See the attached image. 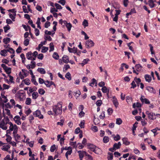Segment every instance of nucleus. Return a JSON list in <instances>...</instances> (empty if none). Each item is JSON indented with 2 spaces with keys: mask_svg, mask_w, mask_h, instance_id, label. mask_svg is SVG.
<instances>
[{
  "mask_svg": "<svg viewBox=\"0 0 160 160\" xmlns=\"http://www.w3.org/2000/svg\"><path fill=\"white\" fill-rule=\"evenodd\" d=\"M50 23L49 22H46L44 24V27L45 28H48L49 26H50Z\"/></svg>",
  "mask_w": 160,
  "mask_h": 160,
  "instance_id": "nucleus-60",
  "label": "nucleus"
},
{
  "mask_svg": "<svg viewBox=\"0 0 160 160\" xmlns=\"http://www.w3.org/2000/svg\"><path fill=\"white\" fill-rule=\"evenodd\" d=\"M134 80L136 82L137 86L139 87L141 81V79L140 78H137V77H135L134 78Z\"/></svg>",
  "mask_w": 160,
  "mask_h": 160,
  "instance_id": "nucleus-22",
  "label": "nucleus"
},
{
  "mask_svg": "<svg viewBox=\"0 0 160 160\" xmlns=\"http://www.w3.org/2000/svg\"><path fill=\"white\" fill-rule=\"evenodd\" d=\"M3 28L4 29V32L5 33H6L7 32V31L10 29V27L8 25H7L6 26H4L3 27Z\"/></svg>",
  "mask_w": 160,
  "mask_h": 160,
  "instance_id": "nucleus-41",
  "label": "nucleus"
},
{
  "mask_svg": "<svg viewBox=\"0 0 160 160\" xmlns=\"http://www.w3.org/2000/svg\"><path fill=\"white\" fill-rule=\"evenodd\" d=\"M33 115L35 117H38L39 118L43 119V115L41 114V112L39 110H37L35 112H33Z\"/></svg>",
  "mask_w": 160,
  "mask_h": 160,
  "instance_id": "nucleus-6",
  "label": "nucleus"
},
{
  "mask_svg": "<svg viewBox=\"0 0 160 160\" xmlns=\"http://www.w3.org/2000/svg\"><path fill=\"white\" fill-rule=\"evenodd\" d=\"M5 110L7 112V114L11 117H12V115L11 114L10 110L8 109H5Z\"/></svg>",
  "mask_w": 160,
  "mask_h": 160,
  "instance_id": "nucleus-57",
  "label": "nucleus"
},
{
  "mask_svg": "<svg viewBox=\"0 0 160 160\" xmlns=\"http://www.w3.org/2000/svg\"><path fill=\"white\" fill-rule=\"evenodd\" d=\"M135 68L136 70L137 71H139L141 70V66L139 64H137L135 65Z\"/></svg>",
  "mask_w": 160,
  "mask_h": 160,
  "instance_id": "nucleus-48",
  "label": "nucleus"
},
{
  "mask_svg": "<svg viewBox=\"0 0 160 160\" xmlns=\"http://www.w3.org/2000/svg\"><path fill=\"white\" fill-rule=\"evenodd\" d=\"M52 109L53 112H54V116L61 114L62 112V105L58 103L57 105L53 106Z\"/></svg>",
  "mask_w": 160,
  "mask_h": 160,
  "instance_id": "nucleus-1",
  "label": "nucleus"
},
{
  "mask_svg": "<svg viewBox=\"0 0 160 160\" xmlns=\"http://www.w3.org/2000/svg\"><path fill=\"white\" fill-rule=\"evenodd\" d=\"M25 46H28L29 44V40L28 39H25L23 42Z\"/></svg>",
  "mask_w": 160,
  "mask_h": 160,
  "instance_id": "nucleus-50",
  "label": "nucleus"
},
{
  "mask_svg": "<svg viewBox=\"0 0 160 160\" xmlns=\"http://www.w3.org/2000/svg\"><path fill=\"white\" fill-rule=\"evenodd\" d=\"M85 156L86 157L85 158L86 160H92L93 158L90 155L88 154L87 153V154Z\"/></svg>",
  "mask_w": 160,
  "mask_h": 160,
  "instance_id": "nucleus-31",
  "label": "nucleus"
},
{
  "mask_svg": "<svg viewBox=\"0 0 160 160\" xmlns=\"http://www.w3.org/2000/svg\"><path fill=\"white\" fill-rule=\"evenodd\" d=\"M9 124L10 125L9 129L11 131H12L15 129V126H17L16 124L13 125L12 122H9Z\"/></svg>",
  "mask_w": 160,
  "mask_h": 160,
  "instance_id": "nucleus-25",
  "label": "nucleus"
},
{
  "mask_svg": "<svg viewBox=\"0 0 160 160\" xmlns=\"http://www.w3.org/2000/svg\"><path fill=\"white\" fill-rule=\"evenodd\" d=\"M32 98L33 99H36L38 97V94L37 92H34L32 93Z\"/></svg>",
  "mask_w": 160,
  "mask_h": 160,
  "instance_id": "nucleus-27",
  "label": "nucleus"
},
{
  "mask_svg": "<svg viewBox=\"0 0 160 160\" xmlns=\"http://www.w3.org/2000/svg\"><path fill=\"white\" fill-rule=\"evenodd\" d=\"M87 146L88 148L90 149V150L93 151L96 154H98L99 153L98 151L100 150V149L97 147H96L95 146L92 144L88 143Z\"/></svg>",
  "mask_w": 160,
  "mask_h": 160,
  "instance_id": "nucleus-3",
  "label": "nucleus"
},
{
  "mask_svg": "<svg viewBox=\"0 0 160 160\" xmlns=\"http://www.w3.org/2000/svg\"><path fill=\"white\" fill-rule=\"evenodd\" d=\"M31 102V99L30 98H27L26 99L25 104L27 105H29Z\"/></svg>",
  "mask_w": 160,
  "mask_h": 160,
  "instance_id": "nucleus-37",
  "label": "nucleus"
},
{
  "mask_svg": "<svg viewBox=\"0 0 160 160\" xmlns=\"http://www.w3.org/2000/svg\"><path fill=\"white\" fill-rule=\"evenodd\" d=\"M121 145V143L120 142H119L118 143H115L113 145V147H114V148L116 150L117 149H119L120 148Z\"/></svg>",
  "mask_w": 160,
  "mask_h": 160,
  "instance_id": "nucleus-17",
  "label": "nucleus"
},
{
  "mask_svg": "<svg viewBox=\"0 0 160 160\" xmlns=\"http://www.w3.org/2000/svg\"><path fill=\"white\" fill-rule=\"evenodd\" d=\"M102 103V101L100 100H98L96 102V104L97 107H100Z\"/></svg>",
  "mask_w": 160,
  "mask_h": 160,
  "instance_id": "nucleus-47",
  "label": "nucleus"
},
{
  "mask_svg": "<svg viewBox=\"0 0 160 160\" xmlns=\"http://www.w3.org/2000/svg\"><path fill=\"white\" fill-rule=\"evenodd\" d=\"M22 72L24 73V75L25 76H27L28 75V72H27V70H26L25 69H22Z\"/></svg>",
  "mask_w": 160,
  "mask_h": 160,
  "instance_id": "nucleus-62",
  "label": "nucleus"
},
{
  "mask_svg": "<svg viewBox=\"0 0 160 160\" xmlns=\"http://www.w3.org/2000/svg\"><path fill=\"white\" fill-rule=\"evenodd\" d=\"M15 95L19 99L20 101H22L25 98V94L23 90L18 91Z\"/></svg>",
  "mask_w": 160,
  "mask_h": 160,
  "instance_id": "nucleus-2",
  "label": "nucleus"
},
{
  "mask_svg": "<svg viewBox=\"0 0 160 160\" xmlns=\"http://www.w3.org/2000/svg\"><path fill=\"white\" fill-rule=\"evenodd\" d=\"M54 46L52 42H51L50 44V50L49 52L53 51L54 50Z\"/></svg>",
  "mask_w": 160,
  "mask_h": 160,
  "instance_id": "nucleus-40",
  "label": "nucleus"
},
{
  "mask_svg": "<svg viewBox=\"0 0 160 160\" xmlns=\"http://www.w3.org/2000/svg\"><path fill=\"white\" fill-rule=\"evenodd\" d=\"M146 88L147 90L150 92L153 93H155V91L154 90L153 88L152 87L148 86L146 87Z\"/></svg>",
  "mask_w": 160,
  "mask_h": 160,
  "instance_id": "nucleus-19",
  "label": "nucleus"
},
{
  "mask_svg": "<svg viewBox=\"0 0 160 160\" xmlns=\"http://www.w3.org/2000/svg\"><path fill=\"white\" fill-rule=\"evenodd\" d=\"M37 71L41 74H45L46 73L45 70L42 68H38L37 69Z\"/></svg>",
  "mask_w": 160,
  "mask_h": 160,
  "instance_id": "nucleus-24",
  "label": "nucleus"
},
{
  "mask_svg": "<svg viewBox=\"0 0 160 160\" xmlns=\"http://www.w3.org/2000/svg\"><path fill=\"white\" fill-rule=\"evenodd\" d=\"M120 139V136L118 134H117L116 136L114 137V139L115 141H118Z\"/></svg>",
  "mask_w": 160,
  "mask_h": 160,
  "instance_id": "nucleus-52",
  "label": "nucleus"
},
{
  "mask_svg": "<svg viewBox=\"0 0 160 160\" xmlns=\"http://www.w3.org/2000/svg\"><path fill=\"white\" fill-rule=\"evenodd\" d=\"M1 67L3 68V69L7 74L9 75L11 72V68H8L7 67L5 64H2Z\"/></svg>",
  "mask_w": 160,
  "mask_h": 160,
  "instance_id": "nucleus-4",
  "label": "nucleus"
},
{
  "mask_svg": "<svg viewBox=\"0 0 160 160\" xmlns=\"http://www.w3.org/2000/svg\"><path fill=\"white\" fill-rule=\"evenodd\" d=\"M38 93L41 95H43L45 93V91L43 88H40L38 90Z\"/></svg>",
  "mask_w": 160,
  "mask_h": 160,
  "instance_id": "nucleus-43",
  "label": "nucleus"
},
{
  "mask_svg": "<svg viewBox=\"0 0 160 160\" xmlns=\"http://www.w3.org/2000/svg\"><path fill=\"white\" fill-rule=\"evenodd\" d=\"M107 112L108 114L111 115L112 113L113 110L112 108H109L108 109Z\"/></svg>",
  "mask_w": 160,
  "mask_h": 160,
  "instance_id": "nucleus-64",
  "label": "nucleus"
},
{
  "mask_svg": "<svg viewBox=\"0 0 160 160\" xmlns=\"http://www.w3.org/2000/svg\"><path fill=\"white\" fill-rule=\"evenodd\" d=\"M33 56L32 55V53L31 52H28L26 54V57L27 58L28 60H30L31 59L32 57Z\"/></svg>",
  "mask_w": 160,
  "mask_h": 160,
  "instance_id": "nucleus-20",
  "label": "nucleus"
},
{
  "mask_svg": "<svg viewBox=\"0 0 160 160\" xmlns=\"http://www.w3.org/2000/svg\"><path fill=\"white\" fill-rule=\"evenodd\" d=\"M94 42L92 40H88L86 41V47L87 48H90L94 46Z\"/></svg>",
  "mask_w": 160,
  "mask_h": 160,
  "instance_id": "nucleus-7",
  "label": "nucleus"
},
{
  "mask_svg": "<svg viewBox=\"0 0 160 160\" xmlns=\"http://www.w3.org/2000/svg\"><path fill=\"white\" fill-rule=\"evenodd\" d=\"M78 152L79 154L80 160H82L84 155L85 156L87 153L86 151L81 150L78 151Z\"/></svg>",
  "mask_w": 160,
  "mask_h": 160,
  "instance_id": "nucleus-8",
  "label": "nucleus"
},
{
  "mask_svg": "<svg viewBox=\"0 0 160 160\" xmlns=\"http://www.w3.org/2000/svg\"><path fill=\"white\" fill-rule=\"evenodd\" d=\"M63 61L66 63L69 62V58L66 55H64L62 58Z\"/></svg>",
  "mask_w": 160,
  "mask_h": 160,
  "instance_id": "nucleus-18",
  "label": "nucleus"
},
{
  "mask_svg": "<svg viewBox=\"0 0 160 160\" xmlns=\"http://www.w3.org/2000/svg\"><path fill=\"white\" fill-rule=\"evenodd\" d=\"M11 39L8 38H4L3 39V42L5 44H7L9 43Z\"/></svg>",
  "mask_w": 160,
  "mask_h": 160,
  "instance_id": "nucleus-29",
  "label": "nucleus"
},
{
  "mask_svg": "<svg viewBox=\"0 0 160 160\" xmlns=\"http://www.w3.org/2000/svg\"><path fill=\"white\" fill-rule=\"evenodd\" d=\"M65 77L67 78L69 80H71V77L70 73L69 72L67 73L65 75Z\"/></svg>",
  "mask_w": 160,
  "mask_h": 160,
  "instance_id": "nucleus-38",
  "label": "nucleus"
},
{
  "mask_svg": "<svg viewBox=\"0 0 160 160\" xmlns=\"http://www.w3.org/2000/svg\"><path fill=\"white\" fill-rule=\"evenodd\" d=\"M48 47L43 46L42 47L41 52L42 53H45L48 51Z\"/></svg>",
  "mask_w": 160,
  "mask_h": 160,
  "instance_id": "nucleus-39",
  "label": "nucleus"
},
{
  "mask_svg": "<svg viewBox=\"0 0 160 160\" xmlns=\"http://www.w3.org/2000/svg\"><path fill=\"white\" fill-rule=\"evenodd\" d=\"M1 55L3 56H7V51H6V49H4L1 51L0 52Z\"/></svg>",
  "mask_w": 160,
  "mask_h": 160,
  "instance_id": "nucleus-35",
  "label": "nucleus"
},
{
  "mask_svg": "<svg viewBox=\"0 0 160 160\" xmlns=\"http://www.w3.org/2000/svg\"><path fill=\"white\" fill-rule=\"evenodd\" d=\"M31 63L32 64L31 65V68L32 69L36 67V62L35 61H32L31 62Z\"/></svg>",
  "mask_w": 160,
  "mask_h": 160,
  "instance_id": "nucleus-55",
  "label": "nucleus"
},
{
  "mask_svg": "<svg viewBox=\"0 0 160 160\" xmlns=\"http://www.w3.org/2000/svg\"><path fill=\"white\" fill-rule=\"evenodd\" d=\"M82 25L85 27H87L88 26V22L86 20H84L82 22Z\"/></svg>",
  "mask_w": 160,
  "mask_h": 160,
  "instance_id": "nucleus-51",
  "label": "nucleus"
},
{
  "mask_svg": "<svg viewBox=\"0 0 160 160\" xmlns=\"http://www.w3.org/2000/svg\"><path fill=\"white\" fill-rule=\"evenodd\" d=\"M109 138L106 136H104L103 139V141L104 143H107L109 142Z\"/></svg>",
  "mask_w": 160,
  "mask_h": 160,
  "instance_id": "nucleus-33",
  "label": "nucleus"
},
{
  "mask_svg": "<svg viewBox=\"0 0 160 160\" xmlns=\"http://www.w3.org/2000/svg\"><path fill=\"white\" fill-rule=\"evenodd\" d=\"M53 58L56 60H58L59 58V56L56 52H54L52 55Z\"/></svg>",
  "mask_w": 160,
  "mask_h": 160,
  "instance_id": "nucleus-30",
  "label": "nucleus"
},
{
  "mask_svg": "<svg viewBox=\"0 0 160 160\" xmlns=\"http://www.w3.org/2000/svg\"><path fill=\"white\" fill-rule=\"evenodd\" d=\"M63 23L65 25L68 31L70 32L72 27V24L70 22L68 23L66 21H64Z\"/></svg>",
  "mask_w": 160,
  "mask_h": 160,
  "instance_id": "nucleus-10",
  "label": "nucleus"
},
{
  "mask_svg": "<svg viewBox=\"0 0 160 160\" xmlns=\"http://www.w3.org/2000/svg\"><path fill=\"white\" fill-rule=\"evenodd\" d=\"M13 119L15 123L18 125H20L21 124V122L20 121L21 118L20 116H16L14 117Z\"/></svg>",
  "mask_w": 160,
  "mask_h": 160,
  "instance_id": "nucleus-9",
  "label": "nucleus"
},
{
  "mask_svg": "<svg viewBox=\"0 0 160 160\" xmlns=\"http://www.w3.org/2000/svg\"><path fill=\"white\" fill-rule=\"evenodd\" d=\"M27 123L25 122H23L22 125V130H25L26 129V125Z\"/></svg>",
  "mask_w": 160,
  "mask_h": 160,
  "instance_id": "nucleus-49",
  "label": "nucleus"
},
{
  "mask_svg": "<svg viewBox=\"0 0 160 160\" xmlns=\"http://www.w3.org/2000/svg\"><path fill=\"white\" fill-rule=\"evenodd\" d=\"M135 81L133 80L132 81L131 83V84L132 86L131 87V88H134L137 86V85L135 83Z\"/></svg>",
  "mask_w": 160,
  "mask_h": 160,
  "instance_id": "nucleus-46",
  "label": "nucleus"
},
{
  "mask_svg": "<svg viewBox=\"0 0 160 160\" xmlns=\"http://www.w3.org/2000/svg\"><path fill=\"white\" fill-rule=\"evenodd\" d=\"M3 88L2 89V90L8 89L10 87V86L6 84H3Z\"/></svg>",
  "mask_w": 160,
  "mask_h": 160,
  "instance_id": "nucleus-56",
  "label": "nucleus"
},
{
  "mask_svg": "<svg viewBox=\"0 0 160 160\" xmlns=\"http://www.w3.org/2000/svg\"><path fill=\"white\" fill-rule=\"evenodd\" d=\"M15 129L13 130V132L12 133L14 137V138L16 137V134H17V133L18 132V128L17 126H15Z\"/></svg>",
  "mask_w": 160,
  "mask_h": 160,
  "instance_id": "nucleus-28",
  "label": "nucleus"
},
{
  "mask_svg": "<svg viewBox=\"0 0 160 160\" xmlns=\"http://www.w3.org/2000/svg\"><path fill=\"white\" fill-rule=\"evenodd\" d=\"M144 96H142L140 98V100L142 103L147 104H150V102L148 99L146 98H144Z\"/></svg>",
  "mask_w": 160,
  "mask_h": 160,
  "instance_id": "nucleus-11",
  "label": "nucleus"
},
{
  "mask_svg": "<svg viewBox=\"0 0 160 160\" xmlns=\"http://www.w3.org/2000/svg\"><path fill=\"white\" fill-rule=\"evenodd\" d=\"M108 160H112L113 159V154L110 152L108 153Z\"/></svg>",
  "mask_w": 160,
  "mask_h": 160,
  "instance_id": "nucleus-34",
  "label": "nucleus"
},
{
  "mask_svg": "<svg viewBox=\"0 0 160 160\" xmlns=\"http://www.w3.org/2000/svg\"><path fill=\"white\" fill-rule=\"evenodd\" d=\"M56 149V145L55 144L51 146L50 149V151L52 152H53Z\"/></svg>",
  "mask_w": 160,
  "mask_h": 160,
  "instance_id": "nucleus-53",
  "label": "nucleus"
},
{
  "mask_svg": "<svg viewBox=\"0 0 160 160\" xmlns=\"http://www.w3.org/2000/svg\"><path fill=\"white\" fill-rule=\"evenodd\" d=\"M34 118L33 116L32 115H30L29 117V119L30 122L31 123H32V121L34 119Z\"/></svg>",
  "mask_w": 160,
  "mask_h": 160,
  "instance_id": "nucleus-59",
  "label": "nucleus"
},
{
  "mask_svg": "<svg viewBox=\"0 0 160 160\" xmlns=\"http://www.w3.org/2000/svg\"><path fill=\"white\" fill-rule=\"evenodd\" d=\"M112 101L115 107L117 108L119 105V103L117 99L115 96H114L113 97Z\"/></svg>",
  "mask_w": 160,
  "mask_h": 160,
  "instance_id": "nucleus-13",
  "label": "nucleus"
},
{
  "mask_svg": "<svg viewBox=\"0 0 160 160\" xmlns=\"http://www.w3.org/2000/svg\"><path fill=\"white\" fill-rule=\"evenodd\" d=\"M146 114L148 116V118L151 120H154L156 119V118L154 117L155 116V114L153 113L152 112H150L148 111H147L146 112Z\"/></svg>",
  "mask_w": 160,
  "mask_h": 160,
  "instance_id": "nucleus-5",
  "label": "nucleus"
},
{
  "mask_svg": "<svg viewBox=\"0 0 160 160\" xmlns=\"http://www.w3.org/2000/svg\"><path fill=\"white\" fill-rule=\"evenodd\" d=\"M31 81L35 85H38V83L36 81L35 77H32Z\"/></svg>",
  "mask_w": 160,
  "mask_h": 160,
  "instance_id": "nucleus-44",
  "label": "nucleus"
},
{
  "mask_svg": "<svg viewBox=\"0 0 160 160\" xmlns=\"http://www.w3.org/2000/svg\"><path fill=\"white\" fill-rule=\"evenodd\" d=\"M101 90L102 92L105 93H107V96L108 98H109V89L108 88L107 89V87L105 86L103 87L101 89Z\"/></svg>",
  "mask_w": 160,
  "mask_h": 160,
  "instance_id": "nucleus-12",
  "label": "nucleus"
},
{
  "mask_svg": "<svg viewBox=\"0 0 160 160\" xmlns=\"http://www.w3.org/2000/svg\"><path fill=\"white\" fill-rule=\"evenodd\" d=\"M32 112V111L30 108H29L28 110L26 111L25 113L27 115V116H28L29 114L31 113Z\"/></svg>",
  "mask_w": 160,
  "mask_h": 160,
  "instance_id": "nucleus-63",
  "label": "nucleus"
},
{
  "mask_svg": "<svg viewBox=\"0 0 160 160\" xmlns=\"http://www.w3.org/2000/svg\"><path fill=\"white\" fill-rule=\"evenodd\" d=\"M10 148V145H7L3 146L2 150L4 151H8V149Z\"/></svg>",
  "mask_w": 160,
  "mask_h": 160,
  "instance_id": "nucleus-21",
  "label": "nucleus"
},
{
  "mask_svg": "<svg viewBox=\"0 0 160 160\" xmlns=\"http://www.w3.org/2000/svg\"><path fill=\"white\" fill-rule=\"evenodd\" d=\"M20 57L22 58V62L24 63V60L25 59V57L23 53H22L20 55Z\"/></svg>",
  "mask_w": 160,
  "mask_h": 160,
  "instance_id": "nucleus-58",
  "label": "nucleus"
},
{
  "mask_svg": "<svg viewBox=\"0 0 160 160\" xmlns=\"http://www.w3.org/2000/svg\"><path fill=\"white\" fill-rule=\"evenodd\" d=\"M141 106V104L139 102H137L136 104L134 103L133 104L132 107L133 108H140Z\"/></svg>",
  "mask_w": 160,
  "mask_h": 160,
  "instance_id": "nucleus-26",
  "label": "nucleus"
},
{
  "mask_svg": "<svg viewBox=\"0 0 160 160\" xmlns=\"http://www.w3.org/2000/svg\"><path fill=\"white\" fill-rule=\"evenodd\" d=\"M23 81H24L25 83L27 85H28L30 84V81L28 78H26Z\"/></svg>",
  "mask_w": 160,
  "mask_h": 160,
  "instance_id": "nucleus-42",
  "label": "nucleus"
},
{
  "mask_svg": "<svg viewBox=\"0 0 160 160\" xmlns=\"http://www.w3.org/2000/svg\"><path fill=\"white\" fill-rule=\"evenodd\" d=\"M144 78L146 81L148 82H150L152 80V77L149 75L146 74L144 76Z\"/></svg>",
  "mask_w": 160,
  "mask_h": 160,
  "instance_id": "nucleus-14",
  "label": "nucleus"
},
{
  "mask_svg": "<svg viewBox=\"0 0 160 160\" xmlns=\"http://www.w3.org/2000/svg\"><path fill=\"white\" fill-rule=\"evenodd\" d=\"M149 5L150 7L152 8L155 6V4L154 3L153 0H148Z\"/></svg>",
  "mask_w": 160,
  "mask_h": 160,
  "instance_id": "nucleus-23",
  "label": "nucleus"
},
{
  "mask_svg": "<svg viewBox=\"0 0 160 160\" xmlns=\"http://www.w3.org/2000/svg\"><path fill=\"white\" fill-rule=\"evenodd\" d=\"M6 136L7 137V138L6 139V140L8 142H9V143L11 142V141L12 139V137L9 135L6 134Z\"/></svg>",
  "mask_w": 160,
  "mask_h": 160,
  "instance_id": "nucleus-36",
  "label": "nucleus"
},
{
  "mask_svg": "<svg viewBox=\"0 0 160 160\" xmlns=\"http://www.w3.org/2000/svg\"><path fill=\"white\" fill-rule=\"evenodd\" d=\"M55 5L57 9H61L62 8V6L60 5L57 3H55Z\"/></svg>",
  "mask_w": 160,
  "mask_h": 160,
  "instance_id": "nucleus-54",
  "label": "nucleus"
},
{
  "mask_svg": "<svg viewBox=\"0 0 160 160\" xmlns=\"http://www.w3.org/2000/svg\"><path fill=\"white\" fill-rule=\"evenodd\" d=\"M122 140L123 142V144L126 145H129L130 144V142L128 141V139L126 138H122Z\"/></svg>",
  "mask_w": 160,
  "mask_h": 160,
  "instance_id": "nucleus-16",
  "label": "nucleus"
},
{
  "mask_svg": "<svg viewBox=\"0 0 160 160\" xmlns=\"http://www.w3.org/2000/svg\"><path fill=\"white\" fill-rule=\"evenodd\" d=\"M68 50L70 52H72L76 53L77 52V48L75 47H73V48L68 47Z\"/></svg>",
  "mask_w": 160,
  "mask_h": 160,
  "instance_id": "nucleus-15",
  "label": "nucleus"
},
{
  "mask_svg": "<svg viewBox=\"0 0 160 160\" xmlns=\"http://www.w3.org/2000/svg\"><path fill=\"white\" fill-rule=\"evenodd\" d=\"M32 151H30L29 152V157H32V158H30L29 160H34L35 158L34 156H35L34 154H32Z\"/></svg>",
  "mask_w": 160,
  "mask_h": 160,
  "instance_id": "nucleus-32",
  "label": "nucleus"
},
{
  "mask_svg": "<svg viewBox=\"0 0 160 160\" xmlns=\"http://www.w3.org/2000/svg\"><path fill=\"white\" fill-rule=\"evenodd\" d=\"M45 40L46 41L47 40L49 41H52V38L51 37L49 36H45Z\"/></svg>",
  "mask_w": 160,
  "mask_h": 160,
  "instance_id": "nucleus-61",
  "label": "nucleus"
},
{
  "mask_svg": "<svg viewBox=\"0 0 160 160\" xmlns=\"http://www.w3.org/2000/svg\"><path fill=\"white\" fill-rule=\"evenodd\" d=\"M122 122V121L120 118H118L116 119V123L118 125H120Z\"/></svg>",
  "mask_w": 160,
  "mask_h": 160,
  "instance_id": "nucleus-45",
  "label": "nucleus"
}]
</instances>
